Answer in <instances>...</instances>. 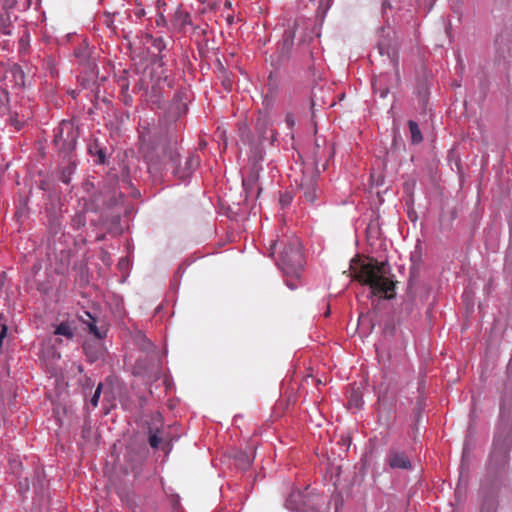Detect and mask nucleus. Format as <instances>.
Here are the masks:
<instances>
[{
    "instance_id": "obj_1",
    "label": "nucleus",
    "mask_w": 512,
    "mask_h": 512,
    "mask_svg": "<svg viewBox=\"0 0 512 512\" xmlns=\"http://www.w3.org/2000/svg\"><path fill=\"white\" fill-rule=\"evenodd\" d=\"M139 142L148 171L154 177H161L165 170L171 169L174 178L185 181L200 166L199 155L188 152L182 156L176 136L160 127H142Z\"/></svg>"
},
{
    "instance_id": "obj_23",
    "label": "nucleus",
    "mask_w": 512,
    "mask_h": 512,
    "mask_svg": "<svg viewBox=\"0 0 512 512\" xmlns=\"http://www.w3.org/2000/svg\"><path fill=\"white\" fill-rule=\"evenodd\" d=\"M74 55L80 60H85L89 55L87 45L84 42L80 44L77 48H75Z\"/></svg>"
},
{
    "instance_id": "obj_16",
    "label": "nucleus",
    "mask_w": 512,
    "mask_h": 512,
    "mask_svg": "<svg viewBox=\"0 0 512 512\" xmlns=\"http://www.w3.org/2000/svg\"><path fill=\"white\" fill-rule=\"evenodd\" d=\"M408 127H409V131H410V134H411V141L413 144H419L420 142H422L423 140V137H422V133L419 129V126L418 124L413 121V120H409L408 121Z\"/></svg>"
},
{
    "instance_id": "obj_24",
    "label": "nucleus",
    "mask_w": 512,
    "mask_h": 512,
    "mask_svg": "<svg viewBox=\"0 0 512 512\" xmlns=\"http://www.w3.org/2000/svg\"><path fill=\"white\" fill-rule=\"evenodd\" d=\"M152 47L161 53L166 49V42L162 37H150Z\"/></svg>"
},
{
    "instance_id": "obj_14",
    "label": "nucleus",
    "mask_w": 512,
    "mask_h": 512,
    "mask_svg": "<svg viewBox=\"0 0 512 512\" xmlns=\"http://www.w3.org/2000/svg\"><path fill=\"white\" fill-rule=\"evenodd\" d=\"M8 115L10 124L17 130H21L29 119L23 112L18 113L15 111L13 114L9 112Z\"/></svg>"
},
{
    "instance_id": "obj_3",
    "label": "nucleus",
    "mask_w": 512,
    "mask_h": 512,
    "mask_svg": "<svg viewBox=\"0 0 512 512\" xmlns=\"http://www.w3.org/2000/svg\"><path fill=\"white\" fill-rule=\"evenodd\" d=\"M278 250L277 265L286 276L299 277L303 266L304 258L300 240L296 236H285L270 243V255L274 256Z\"/></svg>"
},
{
    "instance_id": "obj_37",
    "label": "nucleus",
    "mask_w": 512,
    "mask_h": 512,
    "mask_svg": "<svg viewBox=\"0 0 512 512\" xmlns=\"http://www.w3.org/2000/svg\"><path fill=\"white\" fill-rule=\"evenodd\" d=\"M3 8H12L16 4V0H1Z\"/></svg>"
},
{
    "instance_id": "obj_44",
    "label": "nucleus",
    "mask_w": 512,
    "mask_h": 512,
    "mask_svg": "<svg viewBox=\"0 0 512 512\" xmlns=\"http://www.w3.org/2000/svg\"><path fill=\"white\" fill-rule=\"evenodd\" d=\"M351 401L355 402V404H356V405H358V397H356L355 399H354V398H352V399L350 400V402H351Z\"/></svg>"
},
{
    "instance_id": "obj_15",
    "label": "nucleus",
    "mask_w": 512,
    "mask_h": 512,
    "mask_svg": "<svg viewBox=\"0 0 512 512\" xmlns=\"http://www.w3.org/2000/svg\"><path fill=\"white\" fill-rule=\"evenodd\" d=\"M117 84L121 90V94L123 96V102L128 105L132 101V97L128 94L129 90V81L125 76L119 77Z\"/></svg>"
},
{
    "instance_id": "obj_46",
    "label": "nucleus",
    "mask_w": 512,
    "mask_h": 512,
    "mask_svg": "<svg viewBox=\"0 0 512 512\" xmlns=\"http://www.w3.org/2000/svg\"><path fill=\"white\" fill-rule=\"evenodd\" d=\"M373 88H374V91L377 92V87H376L375 83L373 84Z\"/></svg>"
},
{
    "instance_id": "obj_40",
    "label": "nucleus",
    "mask_w": 512,
    "mask_h": 512,
    "mask_svg": "<svg viewBox=\"0 0 512 512\" xmlns=\"http://www.w3.org/2000/svg\"><path fill=\"white\" fill-rule=\"evenodd\" d=\"M379 93H380V96L382 98H385L387 96V94L389 93V90L387 88H384V89H380L379 90Z\"/></svg>"
},
{
    "instance_id": "obj_36",
    "label": "nucleus",
    "mask_w": 512,
    "mask_h": 512,
    "mask_svg": "<svg viewBox=\"0 0 512 512\" xmlns=\"http://www.w3.org/2000/svg\"><path fill=\"white\" fill-rule=\"evenodd\" d=\"M37 151H38L39 156L43 159L46 155L45 146L42 144V142L40 140L38 141Z\"/></svg>"
},
{
    "instance_id": "obj_9",
    "label": "nucleus",
    "mask_w": 512,
    "mask_h": 512,
    "mask_svg": "<svg viewBox=\"0 0 512 512\" xmlns=\"http://www.w3.org/2000/svg\"><path fill=\"white\" fill-rule=\"evenodd\" d=\"M191 16L188 12L178 8L174 13L172 20V27L178 32H183L187 25H191Z\"/></svg>"
},
{
    "instance_id": "obj_33",
    "label": "nucleus",
    "mask_w": 512,
    "mask_h": 512,
    "mask_svg": "<svg viewBox=\"0 0 512 512\" xmlns=\"http://www.w3.org/2000/svg\"><path fill=\"white\" fill-rule=\"evenodd\" d=\"M242 183L247 194L249 193L250 189L254 187L255 184L254 180L251 179H244Z\"/></svg>"
},
{
    "instance_id": "obj_22",
    "label": "nucleus",
    "mask_w": 512,
    "mask_h": 512,
    "mask_svg": "<svg viewBox=\"0 0 512 512\" xmlns=\"http://www.w3.org/2000/svg\"><path fill=\"white\" fill-rule=\"evenodd\" d=\"M94 149H95V154L97 155V158H98L97 162L99 164H104L105 163V159H106V154H105L104 149L99 148L97 143H95L94 146H90L89 152L91 154H94Z\"/></svg>"
},
{
    "instance_id": "obj_13",
    "label": "nucleus",
    "mask_w": 512,
    "mask_h": 512,
    "mask_svg": "<svg viewBox=\"0 0 512 512\" xmlns=\"http://www.w3.org/2000/svg\"><path fill=\"white\" fill-rule=\"evenodd\" d=\"M75 162L69 158L67 160V164L65 166H63L60 170V180L65 183V184H69L70 181H71V175L73 174L74 170H75Z\"/></svg>"
},
{
    "instance_id": "obj_42",
    "label": "nucleus",
    "mask_w": 512,
    "mask_h": 512,
    "mask_svg": "<svg viewBox=\"0 0 512 512\" xmlns=\"http://www.w3.org/2000/svg\"><path fill=\"white\" fill-rule=\"evenodd\" d=\"M144 14H145V12H144L143 9H141V10L136 12V15L139 16V17L143 16Z\"/></svg>"
},
{
    "instance_id": "obj_18",
    "label": "nucleus",
    "mask_w": 512,
    "mask_h": 512,
    "mask_svg": "<svg viewBox=\"0 0 512 512\" xmlns=\"http://www.w3.org/2000/svg\"><path fill=\"white\" fill-rule=\"evenodd\" d=\"M498 501L494 497H487L483 500L479 512H497Z\"/></svg>"
},
{
    "instance_id": "obj_6",
    "label": "nucleus",
    "mask_w": 512,
    "mask_h": 512,
    "mask_svg": "<svg viewBox=\"0 0 512 512\" xmlns=\"http://www.w3.org/2000/svg\"><path fill=\"white\" fill-rule=\"evenodd\" d=\"M83 350L91 363L98 361L105 354V348L99 340H86L83 344Z\"/></svg>"
},
{
    "instance_id": "obj_20",
    "label": "nucleus",
    "mask_w": 512,
    "mask_h": 512,
    "mask_svg": "<svg viewBox=\"0 0 512 512\" xmlns=\"http://www.w3.org/2000/svg\"><path fill=\"white\" fill-rule=\"evenodd\" d=\"M55 334L62 335L67 337L68 339H71L74 335L73 330L69 323L62 322L60 323L55 330Z\"/></svg>"
},
{
    "instance_id": "obj_21",
    "label": "nucleus",
    "mask_w": 512,
    "mask_h": 512,
    "mask_svg": "<svg viewBox=\"0 0 512 512\" xmlns=\"http://www.w3.org/2000/svg\"><path fill=\"white\" fill-rule=\"evenodd\" d=\"M88 328L90 333H92L95 336V340H102L106 337V330L99 329L95 322L89 323Z\"/></svg>"
},
{
    "instance_id": "obj_31",
    "label": "nucleus",
    "mask_w": 512,
    "mask_h": 512,
    "mask_svg": "<svg viewBox=\"0 0 512 512\" xmlns=\"http://www.w3.org/2000/svg\"><path fill=\"white\" fill-rule=\"evenodd\" d=\"M148 441L152 448H158L159 443H160V438L158 437L157 433L150 431Z\"/></svg>"
},
{
    "instance_id": "obj_45",
    "label": "nucleus",
    "mask_w": 512,
    "mask_h": 512,
    "mask_svg": "<svg viewBox=\"0 0 512 512\" xmlns=\"http://www.w3.org/2000/svg\"><path fill=\"white\" fill-rule=\"evenodd\" d=\"M330 314V310L328 309L327 311H325V316H328Z\"/></svg>"
},
{
    "instance_id": "obj_11",
    "label": "nucleus",
    "mask_w": 512,
    "mask_h": 512,
    "mask_svg": "<svg viewBox=\"0 0 512 512\" xmlns=\"http://www.w3.org/2000/svg\"><path fill=\"white\" fill-rule=\"evenodd\" d=\"M295 38V31L293 29L285 30L283 40L281 43V54L286 55L291 50Z\"/></svg>"
},
{
    "instance_id": "obj_4",
    "label": "nucleus",
    "mask_w": 512,
    "mask_h": 512,
    "mask_svg": "<svg viewBox=\"0 0 512 512\" xmlns=\"http://www.w3.org/2000/svg\"><path fill=\"white\" fill-rule=\"evenodd\" d=\"M78 133L70 121H62L55 129L53 142L65 154L74 150Z\"/></svg>"
},
{
    "instance_id": "obj_19",
    "label": "nucleus",
    "mask_w": 512,
    "mask_h": 512,
    "mask_svg": "<svg viewBox=\"0 0 512 512\" xmlns=\"http://www.w3.org/2000/svg\"><path fill=\"white\" fill-rule=\"evenodd\" d=\"M10 469L17 477H22L24 471L23 462L19 458H12L9 461Z\"/></svg>"
},
{
    "instance_id": "obj_35",
    "label": "nucleus",
    "mask_w": 512,
    "mask_h": 512,
    "mask_svg": "<svg viewBox=\"0 0 512 512\" xmlns=\"http://www.w3.org/2000/svg\"><path fill=\"white\" fill-rule=\"evenodd\" d=\"M285 122L289 128H293V126L295 125L294 116L291 113H288L286 115Z\"/></svg>"
},
{
    "instance_id": "obj_7",
    "label": "nucleus",
    "mask_w": 512,
    "mask_h": 512,
    "mask_svg": "<svg viewBox=\"0 0 512 512\" xmlns=\"http://www.w3.org/2000/svg\"><path fill=\"white\" fill-rule=\"evenodd\" d=\"M387 463L392 469H404L408 470L411 468V462L408 456L404 452L397 450H390L387 454Z\"/></svg>"
},
{
    "instance_id": "obj_17",
    "label": "nucleus",
    "mask_w": 512,
    "mask_h": 512,
    "mask_svg": "<svg viewBox=\"0 0 512 512\" xmlns=\"http://www.w3.org/2000/svg\"><path fill=\"white\" fill-rule=\"evenodd\" d=\"M16 486H17V492L22 497V499L23 500L26 499L27 498L26 494L30 490V482H29L28 476L18 477V483Z\"/></svg>"
},
{
    "instance_id": "obj_28",
    "label": "nucleus",
    "mask_w": 512,
    "mask_h": 512,
    "mask_svg": "<svg viewBox=\"0 0 512 512\" xmlns=\"http://www.w3.org/2000/svg\"><path fill=\"white\" fill-rule=\"evenodd\" d=\"M102 387H103V385H102V383H100L97 386V388H96V390H95V392H94V394H93V396H92V398L90 400V403H91V405L93 407H97V405H98V401H99V398H100V395H101V392H102Z\"/></svg>"
},
{
    "instance_id": "obj_27",
    "label": "nucleus",
    "mask_w": 512,
    "mask_h": 512,
    "mask_svg": "<svg viewBox=\"0 0 512 512\" xmlns=\"http://www.w3.org/2000/svg\"><path fill=\"white\" fill-rule=\"evenodd\" d=\"M332 0H319L318 14L324 17L328 9L330 8Z\"/></svg>"
},
{
    "instance_id": "obj_29",
    "label": "nucleus",
    "mask_w": 512,
    "mask_h": 512,
    "mask_svg": "<svg viewBox=\"0 0 512 512\" xmlns=\"http://www.w3.org/2000/svg\"><path fill=\"white\" fill-rule=\"evenodd\" d=\"M506 457H507V453H506V450H504V449H500L499 451L494 449V451L491 454V460L499 459V461L505 462Z\"/></svg>"
},
{
    "instance_id": "obj_30",
    "label": "nucleus",
    "mask_w": 512,
    "mask_h": 512,
    "mask_svg": "<svg viewBox=\"0 0 512 512\" xmlns=\"http://www.w3.org/2000/svg\"><path fill=\"white\" fill-rule=\"evenodd\" d=\"M292 200H293V197L290 193H284L280 196L279 203L282 208H285L291 204Z\"/></svg>"
},
{
    "instance_id": "obj_5",
    "label": "nucleus",
    "mask_w": 512,
    "mask_h": 512,
    "mask_svg": "<svg viewBox=\"0 0 512 512\" xmlns=\"http://www.w3.org/2000/svg\"><path fill=\"white\" fill-rule=\"evenodd\" d=\"M317 177L318 175L314 173L309 177L304 176L300 184L303 197L309 203H313L317 198Z\"/></svg>"
},
{
    "instance_id": "obj_38",
    "label": "nucleus",
    "mask_w": 512,
    "mask_h": 512,
    "mask_svg": "<svg viewBox=\"0 0 512 512\" xmlns=\"http://www.w3.org/2000/svg\"><path fill=\"white\" fill-rule=\"evenodd\" d=\"M156 24H157V26H165L166 25V19L162 14H160L158 16V18L156 19Z\"/></svg>"
},
{
    "instance_id": "obj_8",
    "label": "nucleus",
    "mask_w": 512,
    "mask_h": 512,
    "mask_svg": "<svg viewBox=\"0 0 512 512\" xmlns=\"http://www.w3.org/2000/svg\"><path fill=\"white\" fill-rule=\"evenodd\" d=\"M9 73L11 75V81L14 83V88L23 90L27 86L25 80L26 72L22 65L17 63L13 64L9 70Z\"/></svg>"
},
{
    "instance_id": "obj_26",
    "label": "nucleus",
    "mask_w": 512,
    "mask_h": 512,
    "mask_svg": "<svg viewBox=\"0 0 512 512\" xmlns=\"http://www.w3.org/2000/svg\"><path fill=\"white\" fill-rule=\"evenodd\" d=\"M24 251L20 253L19 260L22 262L23 269H29L30 254L27 247L23 248Z\"/></svg>"
},
{
    "instance_id": "obj_39",
    "label": "nucleus",
    "mask_w": 512,
    "mask_h": 512,
    "mask_svg": "<svg viewBox=\"0 0 512 512\" xmlns=\"http://www.w3.org/2000/svg\"><path fill=\"white\" fill-rule=\"evenodd\" d=\"M104 24L110 28V29H114L113 27V20L111 19V17L109 15L105 16V19H104Z\"/></svg>"
},
{
    "instance_id": "obj_43",
    "label": "nucleus",
    "mask_w": 512,
    "mask_h": 512,
    "mask_svg": "<svg viewBox=\"0 0 512 512\" xmlns=\"http://www.w3.org/2000/svg\"><path fill=\"white\" fill-rule=\"evenodd\" d=\"M287 285H288L291 289H295V288H296V285H295V284H293V283L287 282Z\"/></svg>"
},
{
    "instance_id": "obj_12",
    "label": "nucleus",
    "mask_w": 512,
    "mask_h": 512,
    "mask_svg": "<svg viewBox=\"0 0 512 512\" xmlns=\"http://www.w3.org/2000/svg\"><path fill=\"white\" fill-rule=\"evenodd\" d=\"M170 113L175 117H180L186 113V104L182 101L179 95H176L169 108Z\"/></svg>"
},
{
    "instance_id": "obj_25",
    "label": "nucleus",
    "mask_w": 512,
    "mask_h": 512,
    "mask_svg": "<svg viewBox=\"0 0 512 512\" xmlns=\"http://www.w3.org/2000/svg\"><path fill=\"white\" fill-rule=\"evenodd\" d=\"M237 460L239 462V466L242 468V469H247L250 467V465L252 464V461L253 459L249 457V455H247L246 453L244 452H241L239 454V456L237 457Z\"/></svg>"
},
{
    "instance_id": "obj_2",
    "label": "nucleus",
    "mask_w": 512,
    "mask_h": 512,
    "mask_svg": "<svg viewBox=\"0 0 512 512\" xmlns=\"http://www.w3.org/2000/svg\"><path fill=\"white\" fill-rule=\"evenodd\" d=\"M350 269L353 278L363 285L369 286L375 296L392 299L395 296V284L391 280V269L387 262H379L374 258L366 260L354 258Z\"/></svg>"
},
{
    "instance_id": "obj_41",
    "label": "nucleus",
    "mask_w": 512,
    "mask_h": 512,
    "mask_svg": "<svg viewBox=\"0 0 512 512\" xmlns=\"http://www.w3.org/2000/svg\"><path fill=\"white\" fill-rule=\"evenodd\" d=\"M51 354H52L53 358H57V359L60 358V354L58 352H56L54 349L51 350Z\"/></svg>"
},
{
    "instance_id": "obj_32",
    "label": "nucleus",
    "mask_w": 512,
    "mask_h": 512,
    "mask_svg": "<svg viewBox=\"0 0 512 512\" xmlns=\"http://www.w3.org/2000/svg\"><path fill=\"white\" fill-rule=\"evenodd\" d=\"M7 332H8V327L5 324L1 325V329H0V351L2 350L4 339L7 337Z\"/></svg>"
},
{
    "instance_id": "obj_47",
    "label": "nucleus",
    "mask_w": 512,
    "mask_h": 512,
    "mask_svg": "<svg viewBox=\"0 0 512 512\" xmlns=\"http://www.w3.org/2000/svg\"><path fill=\"white\" fill-rule=\"evenodd\" d=\"M25 67L27 68L28 71L30 70L29 65L27 63L25 64Z\"/></svg>"
},
{
    "instance_id": "obj_10",
    "label": "nucleus",
    "mask_w": 512,
    "mask_h": 512,
    "mask_svg": "<svg viewBox=\"0 0 512 512\" xmlns=\"http://www.w3.org/2000/svg\"><path fill=\"white\" fill-rule=\"evenodd\" d=\"M28 204L29 198L26 197L23 201H20V204L16 210L15 217L20 225H23L24 221L29 219L30 208Z\"/></svg>"
},
{
    "instance_id": "obj_34",
    "label": "nucleus",
    "mask_w": 512,
    "mask_h": 512,
    "mask_svg": "<svg viewBox=\"0 0 512 512\" xmlns=\"http://www.w3.org/2000/svg\"><path fill=\"white\" fill-rule=\"evenodd\" d=\"M293 497L294 495L292 494L286 501V506L288 509H291V510H299L300 507L297 505V504H294L293 502Z\"/></svg>"
}]
</instances>
